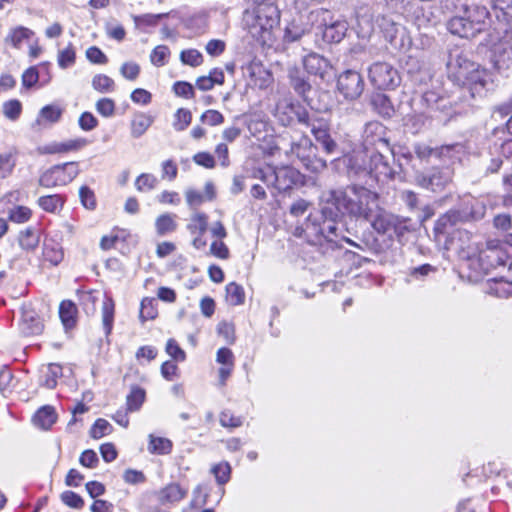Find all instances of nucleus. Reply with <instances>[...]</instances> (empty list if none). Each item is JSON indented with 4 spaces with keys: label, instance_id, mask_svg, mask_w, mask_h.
Segmentation results:
<instances>
[{
    "label": "nucleus",
    "instance_id": "6ab92c4d",
    "mask_svg": "<svg viewBox=\"0 0 512 512\" xmlns=\"http://www.w3.org/2000/svg\"><path fill=\"white\" fill-rule=\"evenodd\" d=\"M278 19V11L272 5H260L254 10V25L263 31L272 29L278 24Z\"/></svg>",
    "mask_w": 512,
    "mask_h": 512
},
{
    "label": "nucleus",
    "instance_id": "680f3d73",
    "mask_svg": "<svg viewBox=\"0 0 512 512\" xmlns=\"http://www.w3.org/2000/svg\"><path fill=\"white\" fill-rule=\"evenodd\" d=\"M174 93L186 99H192L195 96L194 87L192 84L185 81H177L173 85Z\"/></svg>",
    "mask_w": 512,
    "mask_h": 512
},
{
    "label": "nucleus",
    "instance_id": "6e6d98bb",
    "mask_svg": "<svg viewBox=\"0 0 512 512\" xmlns=\"http://www.w3.org/2000/svg\"><path fill=\"white\" fill-rule=\"evenodd\" d=\"M31 214L28 207L16 206L9 211V220L15 223H24L30 219Z\"/></svg>",
    "mask_w": 512,
    "mask_h": 512
},
{
    "label": "nucleus",
    "instance_id": "a19ab883",
    "mask_svg": "<svg viewBox=\"0 0 512 512\" xmlns=\"http://www.w3.org/2000/svg\"><path fill=\"white\" fill-rule=\"evenodd\" d=\"M19 245L25 250H34L39 244V235L33 228H27L19 234Z\"/></svg>",
    "mask_w": 512,
    "mask_h": 512
},
{
    "label": "nucleus",
    "instance_id": "052dcab7",
    "mask_svg": "<svg viewBox=\"0 0 512 512\" xmlns=\"http://www.w3.org/2000/svg\"><path fill=\"white\" fill-rule=\"evenodd\" d=\"M79 197L85 208L89 210H94L96 208V197L89 187L82 186L79 190Z\"/></svg>",
    "mask_w": 512,
    "mask_h": 512
},
{
    "label": "nucleus",
    "instance_id": "72a5a7b5",
    "mask_svg": "<svg viewBox=\"0 0 512 512\" xmlns=\"http://www.w3.org/2000/svg\"><path fill=\"white\" fill-rule=\"evenodd\" d=\"M176 215L165 213L155 221L156 232L160 236L172 233L177 229Z\"/></svg>",
    "mask_w": 512,
    "mask_h": 512
},
{
    "label": "nucleus",
    "instance_id": "39448f33",
    "mask_svg": "<svg viewBox=\"0 0 512 512\" xmlns=\"http://www.w3.org/2000/svg\"><path fill=\"white\" fill-rule=\"evenodd\" d=\"M368 221H370L371 227L378 234L387 236L389 239H393L394 237L401 238L408 231L404 219L378 206L374 209L373 216Z\"/></svg>",
    "mask_w": 512,
    "mask_h": 512
},
{
    "label": "nucleus",
    "instance_id": "f704fd0d",
    "mask_svg": "<svg viewBox=\"0 0 512 512\" xmlns=\"http://www.w3.org/2000/svg\"><path fill=\"white\" fill-rule=\"evenodd\" d=\"M153 123V118L146 114H137L131 121V135L134 138L142 136Z\"/></svg>",
    "mask_w": 512,
    "mask_h": 512
},
{
    "label": "nucleus",
    "instance_id": "20e7f679",
    "mask_svg": "<svg viewBox=\"0 0 512 512\" xmlns=\"http://www.w3.org/2000/svg\"><path fill=\"white\" fill-rule=\"evenodd\" d=\"M462 256L469 260H476L484 273L499 266L506 265L509 260L506 246L499 240H487L485 243H472L467 248L461 247Z\"/></svg>",
    "mask_w": 512,
    "mask_h": 512
},
{
    "label": "nucleus",
    "instance_id": "4468645a",
    "mask_svg": "<svg viewBox=\"0 0 512 512\" xmlns=\"http://www.w3.org/2000/svg\"><path fill=\"white\" fill-rule=\"evenodd\" d=\"M369 152L363 150L354 152L351 155H346L338 161L341 162L347 169V176L350 179H359L368 176L369 172Z\"/></svg>",
    "mask_w": 512,
    "mask_h": 512
},
{
    "label": "nucleus",
    "instance_id": "37998d69",
    "mask_svg": "<svg viewBox=\"0 0 512 512\" xmlns=\"http://www.w3.org/2000/svg\"><path fill=\"white\" fill-rule=\"evenodd\" d=\"M62 115V109L57 105H46L44 106L37 118V122L40 124L43 120L49 123H56L59 121Z\"/></svg>",
    "mask_w": 512,
    "mask_h": 512
},
{
    "label": "nucleus",
    "instance_id": "412c9836",
    "mask_svg": "<svg viewBox=\"0 0 512 512\" xmlns=\"http://www.w3.org/2000/svg\"><path fill=\"white\" fill-rule=\"evenodd\" d=\"M303 66L310 75L318 76L321 79L325 77L331 68L329 60L318 53H309L303 60Z\"/></svg>",
    "mask_w": 512,
    "mask_h": 512
},
{
    "label": "nucleus",
    "instance_id": "4be33fe9",
    "mask_svg": "<svg viewBox=\"0 0 512 512\" xmlns=\"http://www.w3.org/2000/svg\"><path fill=\"white\" fill-rule=\"evenodd\" d=\"M188 490L178 483H170L157 491L156 497L161 505H174L187 496Z\"/></svg>",
    "mask_w": 512,
    "mask_h": 512
},
{
    "label": "nucleus",
    "instance_id": "2eb2a0df",
    "mask_svg": "<svg viewBox=\"0 0 512 512\" xmlns=\"http://www.w3.org/2000/svg\"><path fill=\"white\" fill-rule=\"evenodd\" d=\"M369 174L377 182L386 183L393 179L395 171L389 163V159L384 153H370L369 155Z\"/></svg>",
    "mask_w": 512,
    "mask_h": 512
},
{
    "label": "nucleus",
    "instance_id": "b1692460",
    "mask_svg": "<svg viewBox=\"0 0 512 512\" xmlns=\"http://www.w3.org/2000/svg\"><path fill=\"white\" fill-rule=\"evenodd\" d=\"M492 64L499 73L508 71L512 67V47L506 44L496 46L492 55Z\"/></svg>",
    "mask_w": 512,
    "mask_h": 512
},
{
    "label": "nucleus",
    "instance_id": "393cba45",
    "mask_svg": "<svg viewBox=\"0 0 512 512\" xmlns=\"http://www.w3.org/2000/svg\"><path fill=\"white\" fill-rule=\"evenodd\" d=\"M62 366L57 363H50L40 369L39 385L47 389H54L57 380L62 377Z\"/></svg>",
    "mask_w": 512,
    "mask_h": 512
},
{
    "label": "nucleus",
    "instance_id": "09e8293b",
    "mask_svg": "<svg viewBox=\"0 0 512 512\" xmlns=\"http://www.w3.org/2000/svg\"><path fill=\"white\" fill-rule=\"evenodd\" d=\"M170 56V50L166 45L156 46L151 55V63L157 67H162L167 63V59Z\"/></svg>",
    "mask_w": 512,
    "mask_h": 512
},
{
    "label": "nucleus",
    "instance_id": "f3484780",
    "mask_svg": "<svg viewBox=\"0 0 512 512\" xmlns=\"http://www.w3.org/2000/svg\"><path fill=\"white\" fill-rule=\"evenodd\" d=\"M245 74L250 84L260 89L267 88L272 81L271 73L259 61H251L245 67Z\"/></svg>",
    "mask_w": 512,
    "mask_h": 512
},
{
    "label": "nucleus",
    "instance_id": "49530a36",
    "mask_svg": "<svg viewBox=\"0 0 512 512\" xmlns=\"http://www.w3.org/2000/svg\"><path fill=\"white\" fill-rule=\"evenodd\" d=\"M75 60H76V52H75V49H74V46L72 43H69L65 49L60 50L58 52L57 61H58V65L62 69H66V68L74 65Z\"/></svg>",
    "mask_w": 512,
    "mask_h": 512
},
{
    "label": "nucleus",
    "instance_id": "69168bd1",
    "mask_svg": "<svg viewBox=\"0 0 512 512\" xmlns=\"http://www.w3.org/2000/svg\"><path fill=\"white\" fill-rule=\"evenodd\" d=\"M96 110L103 117H111L115 112V102L110 98H102L97 101Z\"/></svg>",
    "mask_w": 512,
    "mask_h": 512
},
{
    "label": "nucleus",
    "instance_id": "7c9ffc66",
    "mask_svg": "<svg viewBox=\"0 0 512 512\" xmlns=\"http://www.w3.org/2000/svg\"><path fill=\"white\" fill-rule=\"evenodd\" d=\"M17 161V151L15 149H9L0 153V179L9 177Z\"/></svg>",
    "mask_w": 512,
    "mask_h": 512
},
{
    "label": "nucleus",
    "instance_id": "ddd939ff",
    "mask_svg": "<svg viewBox=\"0 0 512 512\" xmlns=\"http://www.w3.org/2000/svg\"><path fill=\"white\" fill-rule=\"evenodd\" d=\"M379 27L392 48L395 50H403L406 48L409 41L406 36V30L402 25L396 23L389 17L383 16L380 19Z\"/></svg>",
    "mask_w": 512,
    "mask_h": 512
},
{
    "label": "nucleus",
    "instance_id": "f8f14e48",
    "mask_svg": "<svg viewBox=\"0 0 512 512\" xmlns=\"http://www.w3.org/2000/svg\"><path fill=\"white\" fill-rule=\"evenodd\" d=\"M339 230V224L334 220L330 219L324 220L319 225L307 224L305 228V233L307 237L315 236L316 242L319 244H322L323 240L337 244L339 239H343L346 242L353 244L351 240L343 236H340Z\"/></svg>",
    "mask_w": 512,
    "mask_h": 512
},
{
    "label": "nucleus",
    "instance_id": "bb28decb",
    "mask_svg": "<svg viewBox=\"0 0 512 512\" xmlns=\"http://www.w3.org/2000/svg\"><path fill=\"white\" fill-rule=\"evenodd\" d=\"M348 24L343 20H336L330 24L324 25L322 29V38L327 43H339L345 36Z\"/></svg>",
    "mask_w": 512,
    "mask_h": 512
},
{
    "label": "nucleus",
    "instance_id": "de8ad7c7",
    "mask_svg": "<svg viewBox=\"0 0 512 512\" xmlns=\"http://www.w3.org/2000/svg\"><path fill=\"white\" fill-rule=\"evenodd\" d=\"M114 81L105 74H97L92 79V86L95 90L106 93L114 90Z\"/></svg>",
    "mask_w": 512,
    "mask_h": 512
},
{
    "label": "nucleus",
    "instance_id": "aec40b11",
    "mask_svg": "<svg viewBox=\"0 0 512 512\" xmlns=\"http://www.w3.org/2000/svg\"><path fill=\"white\" fill-rule=\"evenodd\" d=\"M507 158L508 157L505 153L500 151V148H489L487 154L483 155L481 160L484 175L489 176L498 174L505 163V159Z\"/></svg>",
    "mask_w": 512,
    "mask_h": 512
},
{
    "label": "nucleus",
    "instance_id": "0eeeda50",
    "mask_svg": "<svg viewBox=\"0 0 512 512\" xmlns=\"http://www.w3.org/2000/svg\"><path fill=\"white\" fill-rule=\"evenodd\" d=\"M363 149L372 153H385L390 151L389 138L386 127L377 121L369 122L363 131Z\"/></svg>",
    "mask_w": 512,
    "mask_h": 512
},
{
    "label": "nucleus",
    "instance_id": "9d476101",
    "mask_svg": "<svg viewBox=\"0 0 512 512\" xmlns=\"http://www.w3.org/2000/svg\"><path fill=\"white\" fill-rule=\"evenodd\" d=\"M453 170L448 167H434L427 173H417L415 182L418 186L440 192L452 181Z\"/></svg>",
    "mask_w": 512,
    "mask_h": 512
},
{
    "label": "nucleus",
    "instance_id": "4c0bfd02",
    "mask_svg": "<svg viewBox=\"0 0 512 512\" xmlns=\"http://www.w3.org/2000/svg\"><path fill=\"white\" fill-rule=\"evenodd\" d=\"M226 300L233 306L241 305L245 301V292L241 285L231 282L226 286Z\"/></svg>",
    "mask_w": 512,
    "mask_h": 512
},
{
    "label": "nucleus",
    "instance_id": "864d4df0",
    "mask_svg": "<svg viewBox=\"0 0 512 512\" xmlns=\"http://www.w3.org/2000/svg\"><path fill=\"white\" fill-rule=\"evenodd\" d=\"M192 121V114L188 109L180 108L175 114V121L173 126L177 131L185 130Z\"/></svg>",
    "mask_w": 512,
    "mask_h": 512
},
{
    "label": "nucleus",
    "instance_id": "a878e982",
    "mask_svg": "<svg viewBox=\"0 0 512 512\" xmlns=\"http://www.w3.org/2000/svg\"><path fill=\"white\" fill-rule=\"evenodd\" d=\"M88 144L85 138L69 139L60 143H52L41 149L45 154L65 153L69 151H77L82 149Z\"/></svg>",
    "mask_w": 512,
    "mask_h": 512
},
{
    "label": "nucleus",
    "instance_id": "0e129e2a",
    "mask_svg": "<svg viewBox=\"0 0 512 512\" xmlns=\"http://www.w3.org/2000/svg\"><path fill=\"white\" fill-rule=\"evenodd\" d=\"M61 500L65 505L75 509H80L84 505V501L81 498V496H79L73 491L63 492L61 494Z\"/></svg>",
    "mask_w": 512,
    "mask_h": 512
},
{
    "label": "nucleus",
    "instance_id": "c756f323",
    "mask_svg": "<svg viewBox=\"0 0 512 512\" xmlns=\"http://www.w3.org/2000/svg\"><path fill=\"white\" fill-rule=\"evenodd\" d=\"M373 109L383 117H391L394 113L393 105L387 95L375 93L371 97Z\"/></svg>",
    "mask_w": 512,
    "mask_h": 512
},
{
    "label": "nucleus",
    "instance_id": "423d86ee",
    "mask_svg": "<svg viewBox=\"0 0 512 512\" xmlns=\"http://www.w3.org/2000/svg\"><path fill=\"white\" fill-rule=\"evenodd\" d=\"M317 147L309 137L303 136L291 144L290 152L295 155L303 166L312 173L322 172L327 167L326 160L316 155Z\"/></svg>",
    "mask_w": 512,
    "mask_h": 512
},
{
    "label": "nucleus",
    "instance_id": "6e6552de",
    "mask_svg": "<svg viewBox=\"0 0 512 512\" xmlns=\"http://www.w3.org/2000/svg\"><path fill=\"white\" fill-rule=\"evenodd\" d=\"M78 174L79 167L76 162L55 165L40 176L39 184L46 188L64 186L76 178Z\"/></svg>",
    "mask_w": 512,
    "mask_h": 512
},
{
    "label": "nucleus",
    "instance_id": "cd10ccee",
    "mask_svg": "<svg viewBox=\"0 0 512 512\" xmlns=\"http://www.w3.org/2000/svg\"><path fill=\"white\" fill-rule=\"evenodd\" d=\"M57 414L55 409L46 405L41 407L34 415L33 422L36 426L48 430L56 422Z\"/></svg>",
    "mask_w": 512,
    "mask_h": 512
},
{
    "label": "nucleus",
    "instance_id": "5701e85b",
    "mask_svg": "<svg viewBox=\"0 0 512 512\" xmlns=\"http://www.w3.org/2000/svg\"><path fill=\"white\" fill-rule=\"evenodd\" d=\"M288 79L289 84L295 93H297L304 100H307V95L311 91L312 86L300 68L296 66L289 68Z\"/></svg>",
    "mask_w": 512,
    "mask_h": 512
},
{
    "label": "nucleus",
    "instance_id": "774afa93",
    "mask_svg": "<svg viewBox=\"0 0 512 512\" xmlns=\"http://www.w3.org/2000/svg\"><path fill=\"white\" fill-rule=\"evenodd\" d=\"M491 290L497 297L512 296V281H496L494 283V287H492Z\"/></svg>",
    "mask_w": 512,
    "mask_h": 512
},
{
    "label": "nucleus",
    "instance_id": "1a4fd4ad",
    "mask_svg": "<svg viewBox=\"0 0 512 512\" xmlns=\"http://www.w3.org/2000/svg\"><path fill=\"white\" fill-rule=\"evenodd\" d=\"M368 76L377 89H394L401 82L398 70L388 62L373 63L368 69Z\"/></svg>",
    "mask_w": 512,
    "mask_h": 512
},
{
    "label": "nucleus",
    "instance_id": "79ce46f5",
    "mask_svg": "<svg viewBox=\"0 0 512 512\" xmlns=\"http://www.w3.org/2000/svg\"><path fill=\"white\" fill-rule=\"evenodd\" d=\"M23 322L28 325V332L31 334H39L43 330V324L36 313L31 309H23Z\"/></svg>",
    "mask_w": 512,
    "mask_h": 512
},
{
    "label": "nucleus",
    "instance_id": "e433bc0d",
    "mask_svg": "<svg viewBox=\"0 0 512 512\" xmlns=\"http://www.w3.org/2000/svg\"><path fill=\"white\" fill-rule=\"evenodd\" d=\"M145 400V390L134 386L126 397L127 411L134 412L140 409Z\"/></svg>",
    "mask_w": 512,
    "mask_h": 512
},
{
    "label": "nucleus",
    "instance_id": "ea45409f",
    "mask_svg": "<svg viewBox=\"0 0 512 512\" xmlns=\"http://www.w3.org/2000/svg\"><path fill=\"white\" fill-rule=\"evenodd\" d=\"M207 226H208L207 215L204 213H201V212H195L191 216V220H190V223L187 225V229L192 234L198 233L200 235H203L207 230Z\"/></svg>",
    "mask_w": 512,
    "mask_h": 512
},
{
    "label": "nucleus",
    "instance_id": "bf43d9fd",
    "mask_svg": "<svg viewBox=\"0 0 512 512\" xmlns=\"http://www.w3.org/2000/svg\"><path fill=\"white\" fill-rule=\"evenodd\" d=\"M22 111V105L18 100H10L3 104V113L10 120L19 118Z\"/></svg>",
    "mask_w": 512,
    "mask_h": 512
},
{
    "label": "nucleus",
    "instance_id": "5fc2aeb1",
    "mask_svg": "<svg viewBox=\"0 0 512 512\" xmlns=\"http://www.w3.org/2000/svg\"><path fill=\"white\" fill-rule=\"evenodd\" d=\"M212 474L215 476L219 484H225L230 479L231 467L227 462H221L214 465L211 469Z\"/></svg>",
    "mask_w": 512,
    "mask_h": 512
},
{
    "label": "nucleus",
    "instance_id": "603ef678",
    "mask_svg": "<svg viewBox=\"0 0 512 512\" xmlns=\"http://www.w3.org/2000/svg\"><path fill=\"white\" fill-rule=\"evenodd\" d=\"M111 432H112L111 424L107 420L99 418L93 424V426L90 430V435L94 439H100L103 436L110 434Z\"/></svg>",
    "mask_w": 512,
    "mask_h": 512
},
{
    "label": "nucleus",
    "instance_id": "f03ea898",
    "mask_svg": "<svg viewBox=\"0 0 512 512\" xmlns=\"http://www.w3.org/2000/svg\"><path fill=\"white\" fill-rule=\"evenodd\" d=\"M322 199L339 213L369 220L377 208L378 195L364 186L353 184L345 189L324 192Z\"/></svg>",
    "mask_w": 512,
    "mask_h": 512
},
{
    "label": "nucleus",
    "instance_id": "f257e3e1",
    "mask_svg": "<svg viewBox=\"0 0 512 512\" xmlns=\"http://www.w3.org/2000/svg\"><path fill=\"white\" fill-rule=\"evenodd\" d=\"M455 15L446 24L448 31L458 37L473 39L487 32L492 25V15L486 5L488 0H449Z\"/></svg>",
    "mask_w": 512,
    "mask_h": 512
},
{
    "label": "nucleus",
    "instance_id": "9b49d317",
    "mask_svg": "<svg viewBox=\"0 0 512 512\" xmlns=\"http://www.w3.org/2000/svg\"><path fill=\"white\" fill-rule=\"evenodd\" d=\"M365 83L362 75L354 70H346L337 80V89L347 100L358 99L364 91Z\"/></svg>",
    "mask_w": 512,
    "mask_h": 512
},
{
    "label": "nucleus",
    "instance_id": "8fccbe9b",
    "mask_svg": "<svg viewBox=\"0 0 512 512\" xmlns=\"http://www.w3.org/2000/svg\"><path fill=\"white\" fill-rule=\"evenodd\" d=\"M158 179L149 173H143L136 178L135 186L140 192L150 191L156 187Z\"/></svg>",
    "mask_w": 512,
    "mask_h": 512
},
{
    "label": "nucleus",
    "instance_id": "dca6fc26",
    "mask_svg": "<svg viewBox=\"0 0 512 512\" xmlns=\"http://www.w3.org/2000/svg\"><path fill=\"white\" fill-rule=\"evenodd\" d=\"M311 133L313 134L316 142L321 145L322 149L327 154H333L338 149V144L331 137L329 126L326 122L320 120H313L311 124Z\"/></svg>",
    "mask_w": 512,
    "mask_h": 512
},
{
    "label": "nucleus",
    "instance_id": "13d9d810",
    "mask_svg": "<svg viewBox=\"0 0 512 512\" xmlns=\"http://www.w3.org/2000/svg\"><path fill=\"white\" fill-rule=\"evenodd\" d=\"M185 197L186 202L190 209L196 210L200 205H202L205 201H208L205 198V195L203 193L194 190V189H187L185 191Z\"/></svg>",
    "mask_w": 512,
    "mask_h": 512
},
{
    "label": "nucleus",
    "instance_id": "2f4dec72",
    "mask_svg": "<svg viewBox=\"0 0 512 512\" xmlns=\"http://www.w3.org/2000/svg\"><path fill=\"white\" fill-rule=\"evenodd\" d=\"M77 308L72 301L64 300L59 306V316L66 328H72L76 324Z\"/></svg>",
    "mask_w": 512,
    "mask_h": 512
},
{
    "label": "nucleus",
    "instance_id": "c85d7f7f",
    "mask_svg": "<svg viewBox=\"0 0 512 512\" xmlns=\"http://www.w3.org/2000/svg\"><path fill=\"white\" fill-rule=\"evenodd\" d=\"M33 35L34 32L31 29L24 26H17L9 31L5 42L19 49L23 42L29 40Z\"/></svg>",
    "mask_w": 512,
    "mask_h": 512
},
{
    "label": "nucleus",
    "instance_id": "e2e57ef3",
    "mask_svg": "<svg viewBox=\"0 0 512 512\" xmlns=\"http://www.w3.org/2000/svg\"><path fill=\"white\" fill-rule=\"evenodd\" d=\"M200 121L210 126H217L224 122V116L219 111L210 109L201 115Z\"/></svg>",
    "mask_w": 512,
    "mask_h": 512
},
{
    "label": "nucleus",
    "instance_id": "7ed1b4c3",
    "mask_svg": "<svg viewBox=\"0 0 512 512\" xmlns=\"http://www.w3.org/2000/svg\"><path fill=\"white\" fill-rule=\"evenodd\" d=\"M448 68L453 79L466 87L472 97H483L496 87L492 73L464 54L451 57Z\"/></svg>",
    "mask_w": 512,
    "mask_h": 512
},
{
    "label": "nucleus",
    "instance_id": "4d7b16f0",
    "mask_svg": "<svg viewBox=\"0 0 512 512\" xmlns=\"http://www.w3.org/2000/svg\"><path fill=\"white\" fill-rule=\"evenodd\" d=\"M157 316V309L154 306V300L145 298L141 302L140 319L142 321L152 320Z\"/></svg>",
    "mask_w": 512,
    "mask_h": 512
},
{
    "label": "nucleus",
    "instance_id": "473e14b6",
    "mask_svg": "<svg viewBox=\"0 0 512 512\" xmlns=\"http://www.w3.org/2000/svg\"><path fill=\"white\" fill-rule=\"evenodd\" d=\"M115 304L111 297L105 296L102 304V324L108 336L113 328Z\"/></svg>",
    "mask_w": 512,
    "mask_h": 512
},
{
    "label": "nucleus",
    "instance_id": "c9c22d12",
    "mask_svg": "<svg viewBox=\"0 0 512 512\" xmlns=\"http://www.w3.org/2000/svg\"><path fill=\"white\" fill-rule=\"evenodd\" d=\"M172 448V443L169 439L163 437H155L149 435L148 451L152 454H168Z\"/></svg>",
    "mask_w": 512,
    "mask_h": 512
},
{
    "label": "nucleus",
    "instance_id": "338daca9",
    "mask_svg": "<svg viewBox=\"0 0 512 512\" xmlns=\"http://www.w3.org/2000/svg\"><path fill=\"white\" fill-rule=\"evenodd\" d=\"M43 255L45 260L49 261L53 265L59 264L63 259L62 251L54 245L45 244Z\"/></svg>",
    "mask_w": 512,
    "mask_h": 512
},
{
    "label": "nucleus",
    "instance_id": "a18cd8bd",
    "mask_svg": "<svg viewBox=\"0 0 512 512\" xmlns=\"http://www.w3.org/2000/svg\"><path fill=\"white\" fill-rule=\"evenodd\" d=\"M166 16H167V14H165V13H161V14L147 13V14L134 16L133 20H134L136 27H138V28L154 27L159 23V21L162 18H164Z\"/></svg>",
    "mask_w": 512,
    "mask_h": 512
},
{
    "label": "nucleus",
    "instance_id": "3c124183",
    "mask_svg": "<svg viewBox=\"0 0 512 512\" xmlns=\"http://www.w3.org/2000/svg\"><path fill=\"white\" fill-rule=\"evenodd\" d=\"M180 60L185 65L197 67L203 63V56L196 49H188L181 52Z\"/></svg>",
    "mask_w": 512,
    "mask_h": 512
},
{
    "label": "nucleus",
    "instance_id": "58836bf2",
    "mask_svg": "<svg viewBox=\"0 0 512 512\" xmlns=\"http://www.w3.org/2000/svg\"><path fill=\"white\" fill-rule=\"evenodd\" d=\"M294 109V103H279L275 116L283 126H289L295 120Z\"/></svg>",
    "mask_w": 512,
    "mask_h": 512
},
{
    "label": "nucleus",
    "instance_id": "c03bdc74",
    "mask_svg": "<svg viewBox=\"0 0 512 512\" xmlns=\"http://www.w3.org/2000/svg\"><path fill=\"white\" fill-rule=\"evenodd\" d=\"M39 206L49 213H55L63 206V199L59 195H47L38 199Z\"/></svg>",
    "mask_w": 512,
    "mask_h": 512
},
{
    "label": "nucleus",
    "instance_id": "a211bd4d",
    "mask_svg": "<svg viewBox=\"0 0 512 512\" xmlns=\"http://www.w3.org/2000/svg\"><path fill=\"white\" fill-rule=\"evenodd\" d=\"M274 177V187L279 191H286L300 179V173L290 166L274 168V172L270 174Z\"/></svg>",
    "mask_w": 512,
    "mask_h": 512
}]
</instances>
